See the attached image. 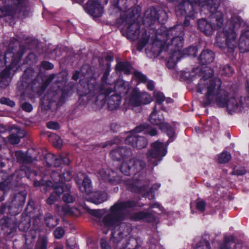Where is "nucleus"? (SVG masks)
I'll return each instance as SVG.
<instances>
[{"mask_svg":"<svg viewBox=\"0 0 249 249\" xmlns=\"http://www.w3.org/2000/svg\"><path fill=\"white\" fill-rule=\"evenodd\" d=\"M166 11L160 7H151L145 12L142 23L148 29V33L152 31L155 37L153 47L158 48L160 54L162 52H168L172 55L180 52L184 44V32L177 29L179 26L173 27L169 29L164 25L167 20Z\"/></svg>","mask_w":249,"mask_h":249,"instance_id":"obj_1","label":"nucleus"},{"mask_svg":"<svg viewBox=\"0 0 249 249\" xmlns=\"http://www.w3.org/2000/svg\"><path fill=\"white\" fill-rule=\"evenodd\" d=\"M140 206L138 200H118L110 207L109 213L103 217L101 225L107 230L103 232L107 234L109 230H111L110 241L116 249H138L141 246L138 238L132 236L120 245L123 239L130 234L133 229L131 223L123 222L126 217L125 211Z\"/></svg>","mask_w":249,"mask_h":249,"instance_id":"obj_2","label":"nucleus"},{"mask_svg":"<svg viewBox=\"0 0 249 249\" xmlns=\"http://www.w3.org/2000/svg\"><path fill=\"white\" fill-rule=\"evenodd\" d=\"M202 76L197 84V92L202 93L207 90L206 93L200 101L201 106L205 107L211 104L213 99L217 106L220 107H226L231 114L232 112L242 111L243 103L242 97L241 99L234 97L229 98V93L222 89L221 80L218 78H213V70L207 67L202 70Z\"/></svg>","mask_w":249,"mask_h":249,"instance_id":"obj_3","label":"nucleus"},{"mask_svg":"<svg viewBox=\"0 0 249 249\" xmlns=\"http://www.w3.org/2000/svg\"><path fill=\"white\" fill-rule=\"evenodd\" d=\"M86 85L87 89L80 93L81 97L86 98L88 102L93 100L95 102L103 97L102 100L104 101V103L107 102L108 110H114L119 107L122 101L121 95L114 93L109 96L111 93L114 92L111 88H107L103 84H98L95 77L90 78Z\"/></svg>","mask_w":249,"mask_h":249,"instance_id":"obj_4","label":"nucleus"},{"mask_svg":"<svg viewBox=\"0 0 249 249\" xmlns=\"http://www.w3.org/2000/svg\"><path fill=\"white\" fill-rule=\"evenodd\" d=\"M124 11L117 22L124 25L121 30L122 35L130 40H135L138 38L140 33L141 25L137 21L140 16L139 8L134 7Z\"/></svg>","mask_w":249,"mask_h":249,"instance_id":"obj_5","label":"nucleus"},{"mask_svg":"<svg viewBox=\"0 0 249 249\" xmlns=\"http://www.w3.org/2000/svg\"><path fill=\"white\" fill-rule=\"evenodd\" d=\"M51 177L53 183L49 180H45L43 178L39 180H35L34 181L35 187H40L41 190L44 192L47 191L48 187L52 186L53 191L46 199V203L50 205L54 204L60 197L59 193H56L55 192V189L58 187V182L61 180L66 181H71L72 178V173L69 168H62L60 170L53 171Z\"/></svg>","mask_w":249,"mask_h":249,"instance_id":"obj_6","label":"nucleus"},{"mask_svg":"<svg viewBox=\"0 0 249 249\" xmlns=\"http://www.w3.org/2000/svg\"><path fill=\"white\" fill-rule=\"evenodd\" d=\"M13 50V47L9 48L4 55V64L6 67L0 74V86L2 88L5 89L9 85L7 79L10 77L11 71L14 68L17 70L19 67L18 63L25 53V48L21 45L19 46V50L16 53H14Z\"/></svg>","mask_w":249,"mask_h":249,"instance_id":"obj_7","label":"nucleus"},{"mask_svg":"<svg viewBox=\"0 0 249 249\" xmlns=\"http://www.w3.org/2000/svg\"><path fill=\"white\" fill-rule=\"evenodd\" d=\"M178 8L182 15H185V19L182 25H177L174 27H178L177 31H183L184 27H188L190 24V19H194L196 15L200 10V0H181L178 5Z\"/></svg>","mask_w":249,"mask_h":249,"instance_id":"obj_8","label":"nucleus"},{"mask_svg":"<svg viewBox=\"0 0 249 249\" xmlns=\"http://www.w3.org/2000/svg\"><path fill=\"white\" fill-rule=\"evenodd\" d=\"M26 193L19 192L16 193L11 203H2L0 207V213H9L12 215H17L22 211L25 202Z\"/></svg>","mask_w":249,"mask_h":249,"instance_id":"obj_9","label":"nucleus"},{"mask_svg":"<svg viewBox=\"0 0 249 249\" xmlns=\"http://www.w3.org/2000/svg\"><path fill=\"white\" fill-rule=\"evenodd\" d=\"M242 19L240 17L237 16L231 18V28L228 30H223V35L225 40V44L229 50V52H233L237 46V35L235 30L238 29L242 24Z\"/></svg>","mask_w":249,"mask_h":249,"instance_id":"obj_10","label":"nucleus"},{"mask_svg":"<svg viewBox=\"0 0 249 249\" xmlns=\"http://www.w3.org/2000/svg\"><path fill=\"white\" fill-rule=\"evenodd\" d=\"M167 152L164 143L156 141L151 144V149L147 153V158L149 164L156 166L162 160Z\"/></svg>","mask_w":249,"mask_h":249,"instance_id":"obj_11","label":"nucleus"},{"mask_svg":"<svg viewBox=\"0 0 249 249\" xmlns=\"http://www.w3.org/2000/svg\"><path fill=\"white\" fill-rule=\"evenodd\" d=\"M26 0H7L6 3L0 7V18L4 16L14 17L26 9L25 1Z\"/></svg>","mask_w":249,"mask_h":249,"instance_id":"obj_12","label":"nucleus"},{"mask_svg":"<svg viewBox=\"0 0 249 249\" xmlns=\"http://www.w3.org/2000/svg\"><path fill=\"white\" fill-rule=\"evenodd\" d=\"M145 167V163L142 160L131 158L126 161H124L120 166V171L125 176L135 175Z\"/></svg>","mask_w":249,"mask_h":249,"instance_id":"obj_13","label":"nucleus"},{"mask_svg":"<svg viewBox=\"0 0 249 249\" xmlns=\"http://www.w3.org/2000/svg\"><path fill=\"white\" fill-rule=\"evenodd\" d=\"M35 70L32 67H27L24 71L22 77L17 84L19 90L24 89L34 91L35 85L38 82L36 78H34Z\"/></svg>","mask_w":249,"mask_h":249,"instance_id":"obj_14","label":"nucleus"},{"mask_svg":"<svg viewBox=\"0 0 249 249\" xmlns=\"http://www.w3.org/2000/svg\"><path fill=\"white\" fill-rule=\"evenodd\" d=\"M221 0H205L202 1L200 0V7L201 11L207 9L211 14H217L218 16L216 18L217 26L221 27L223 22V15L221 12H218L217 9L220 5Z\"/></svg>","mask_w":249,"mask_h":249,"instance_id":"obj_15","label":"nucleus"},{"mask_svg":"<svg viewBox=\"0 0 249 249\" xmlns=\"http://www.w3.org/2000/svg\"><path fill=\"white\" fill-rule=\"evenodd\" d=\"M80 72L81 75L85 77H87L88 78L85 80L86 82L84 85H83V80H80V87L78 89V94L79 96L80 99L82 98L80 97V93H82L86 89H87L86 84L88 81L90 79V78L94 77L93 76H92L93 73L91 66L89 64H85L82 66L80 69V72L79 71H75L72 75V79L74 81H77L79 78Z\"/></svg>","mask_w":249,"mask_h":249,"instance_id":"obj_16","label":"nucleus"},{"mask_svg":"<svg viewBox=\"0 0 249 249\" xmlns=\"http://www.w3.org/2000/svg\"><path fill=\"white\" fill-rule=\"evenodd\" d=\"M108 0H89L85 6V11L95 18L102 17L103 13V4H107Z\"/></svg>","mask_w":249,"mask_h":249,"instance_id":"obj_17","label":"nucleus"},{"mask_svg":"<svg viewBox=\"0 0 249 249\" xmlns=\"http://www.w3.org/2000/svg\"><path fill=\"white\" fill-rule=\"evenodd\" d=\"M98 177L104 182L111 185H117L122 181V177L114 171L108 168H102L97 172Z\"/></svg>","mask_w":249,"mask_h":249,"instance_id":"obj_18","label":"nucleus"},{"mask_svg":"<svg viewBox=\"0 0 249 249\" xmlns=\"http://www.w3.org/2000/svg\"><path fill=\"white\" fill-rule=\"evenodd\" d=\"M44 159L47 168L58 167L62 163L68 165L70 163V160L67 158H63L61 156H56L51 153L46 154Z\"/></svg>","mask_w":249,"mask_h":249,"instance_id":"obj_19","label":"nucleus"},{"mask_svg":"<svg viewBox=\"0 0 249 249\" xmlns=\"http://www.w3.org/2000/svg\"><path fill=\"white\" fill-rule=\"evenodd\" d=\"M65 182L66 181L63 180H60L58 183V187L55 189L56 193H59L60 196L62 195V199L66 203H72L75 200L74 196L71 195L70 192V188L66 184Z\"/></svg>","mask_w":249,"mask_h":249,"instance_id":"obj_20","label":"nucleus"},{"mask_svg":"<svg viewBox=\"0 0 249 249\" xmlns=\"http://www.w3.org/2000/svg\"><path fill=\"white\" fill-rule=\"evenodd\" d=\"M125 143L131 146L134 148L141 149L146 147L147 141L143 136H140L137 134H129L125 139Z\"/></svg>","mask_w":249,"mask_h":249,"instance_id":"obj_21","label":"nucleus"},{"mask_svg":"<svg viewBox=\"0 0 249 249\" xmlns=\"http://www.w3.org/2000/svg\"><path fill=\"white\" fill-rule=\"evenodd\" d=\"M17 218L14 219L7 216H4L0 219V227L5 234L8 235L15 232L17 228Z\"/></svg>","mask_w":249,"mask_h":249,"instance_id":"obj_22","label":"nucleus"},{"mask_svg":"<svg viewBox=\"0 0 249 249\" xmlns=\"http://www.w3.org/2000/svg\"><path fill=\"white\" fill-rule=\"evenodd\" d=\"M109 155L113 160L120 161L131 157L132 152L130 148L127 146H120L112 150Z\"/></svg>","mask_w":249,"mask_h":249,"instance_id":"obj_23","label":"nucleus"},{"mask_svg":"<svg viewBox=\"0 0 249 249\" xmlns=\"http://www.w3.org/2000/svg\"><path fill=\"white\" fill-rule=\"evenodd\" d=\"M197 23L199 30L207 36L212 35L216 29L215 24L209 22L206 18L198 19Z\"/></svg>","mask_w":249,"mask_h":249,"instance_id":"obj_24","label":"nucleus"},{"mask_svg":"<svg viewBox=\"0 0 249 249\" xmlns=\"http://www.w3.org/2000/svg\"><path fill=\"white\" fill-rule=\"evenodd\" d=\"M131 219L134 221L143 220L147 223H151L155 220V216L150 212L140 211L132 214Z\"/></svg>","mask_w":249,"mask_h":249,"instance_id":"obj_25","label":"nucleus"},{"mask_svg":"<svg viewBox=\"0 0 249 249\" xmlns=\"http://www.w3.org/2000/svg\"><path fill=\"white\" fill-rule=\"evenodd\" d=\"M149 121L153 125L158 126L159 129L160 126L165 123L163 113L160 110L157 111L156 106L154 107L153 110L149 116Z\"/></svg>","mask_w":249,"mask_h":249,"instance_id":"obj_26","label":"nucleus"},{"mask_svg":"<svg viewBox=\"0 0 249 249\" xmlns=\"http://www.w3.org/2000/svg\"><path fill=\"white\" fill-rule=\"evenodd\" d=\"M200 64L206 65L212 63L215 59V53L210 49L203 50L198 58Z\"/></svg>","mask_w":249,"mask_h":249,"instance_id":"obj_27","label":"nucleus"},{"mask_svg":"<svg viewBox=\"0 0 249 249\" xmlns=\"http://www.w3.org/2000/svg\"><path fill=\"white\" fill-rule=\"evenodd\" d=\"M240 53H245L249 51V30H247L241 34L238 44Z\"/></svg>","mask_w":249,"mask_h":249,"instance_id":"obj_28","label":"nucleus"},{"mask_svg":"<svg viewBox=\"0 0 249 249\" xmlns=\"http://www.w3.org/2000/svg\"><path fill=\"white\" fill-rule=\"evenodd\" d=\"M74 92V86L69 84L64 86L61 90V96L57 103V106H62Z\"/></svg>","mask_w":249,"mask_h":249,"instance_id":"obj_29","label":"nucleus"},{"mask_svg":"<svg viewBox=\"0 0 249 249\" xmlns=\"http://www.w3.org/2000/svg\"><path fill=\"white\" fill-rule=\"evenodd\" d=\"M107 199V194L103 191H98L93 192L89 196L87 200L95 204H99L106 201Z\"/></svg>","mask_w":249,"mask_h":249,"instance_id":"obj_30","label":"nucleus"},{"mask_svg":"<svg viewBox=\"0 0 249 249\" xmlns=\"http://www.w3.org/2000/svg\"><path fill=\"white\" fill-rule=\"evenodd\" d=\"M7 175L3 172H0V178L3 180L0 182V202L4 199L5 195L8 190L10 188L9 181L7 179Z\"/></svg>","mask_w":249,"mask_h":249,"instance_id":"obj_31","label":"nucleus"},{"mask_svg":"<svg viewBox=\"0 0 249 249\" xmlns=\"http://www.w3.org/2000/svg\"><path fill=\"white\" fill-rule=\"evenodd\" d=\"M131 68L132 66L129 61H119L115 66V71L117 72H123L125 75H129Z\"/></svg>","mask_w":249,"mask_h":249,"instance_id":"obj_32","label":"nucleus"},{"mask_svg":"<svg viewBox=\"0 0 249 249\" xmlns=\"http://www.w3.org/2000/svg\"><path fill=\"white\" fill-rule=\"evenodd\" d=\"M15 156L17 162L21 164L32 163L33 162L32 156L28 155L27 153H24L22 151H17L15 152Z\"/></svg>","mask_w":249,"mask_h":249,"instance_id":"obj_33","label":"nucleus"},{"mask_svg":"<svg viewBox=\"0 0 249 249\" xmlns=\"http://www.w3.org/2000/svg\"><path fill=\"white\" fill-rule=\"evenodd\" d=\"M78 188L81 192L86 194H90L92 189L91 179L88 176L85 177L81 185H79Z\"/></svg>","mask_w":249,"mask_h":249,"instance_id":"obj_34","label":"nucleus"},{"mask_svg":"<svg viewBox=\"0 0 249 249\" xmlns=\"http://www.w3.org/2000/svg\"><path fill=\"white\" fill-rule=\"evenodd\" d=\"M160 129L166 133L169 137V141L173 142L175 136V128L169 123L165 122L163 125L160 126Z\"/></svg>","mask_w":249,"mask_h":249,"instance_id":"obj_35","label":"nucleus"},{"mask_svg":"<svg viewBox=\"0 0 249 249\" xmlns=\"http://www.w3.org/2000/svg\"><path fill=\"white\" fill-rule=\"evenodd\" d=\"M44 221L46 227L50 229H53L58 224L59 220L56 216L48 213H45L44 217Z\"/></svg>","mask_w":249,"mask_h":249,"instance_id":"obj_36","label":"nucleus"},{"mask_svg":"<svg viewBox=\"0 0 249 249\" xmlns=\"http://www.w3.org/2000/svg\"><path fill=\"white\" fill-rule=\"evenodd\" d=\"M25 132L18 129L16 133H12L8 137V140L10 143L12 144H18L20 141V139L25 136Z\"/></svg>","mask_w":249,"mask_h":249,"instance_id":"obj_37","label":"nucleus"},{"mask_svg":"<svg viewBox=\"0 0 249 249\" xmlns=\"http://www.w3.org/2000/svg\"><path fill=\"white\" fill-rule=\"evenodd\" d=\"M21 219L20 221H17V227L19 231H27L31 226V218L29 216L21 215Z\"/></svg>","mask_w":249,"mask_h":249,"instance_id":"obj_38","label":"nucleus"},{"mask_svg":"<svg viewBox=\"0 0 249 249\" xmlns=\"http://www.w3.org/2000/svg\"><path fill=\"white\" fill-rule=\"evenodd\" d=\"M36 211L35 202L32 199H29L28 201L27 205L24 210V212L21 215L29 216L30 218L33 217V214Z\"/></svg>","mask_w":249,"mask_h":249,"instance_id":"obj_39","label":"nucleus"},{"mask_svg":"<svg viewBox=\"0 0 249 249\" xmlns=\"http://www.w3.org/2000/svg\"><path fill=\"white\" fill-rule=\"evenodd\" d=\"M126 1L127 0H110V3L114 9L119 11H123L128 9Z\"/></svg>","mask_w":249,"mask_h":249,"instance_id":"obj_40","label":"nucleus"},{"mask_svg":"<svg viewBox=\"0 0 249 249\" xmlns=\"http://www.w3.org/2000/svg\"><path fill=\"white\" fill-rule=\"evenodd\" d=\"M150 37V35L148 34L147 31L145 30L142 33V36L140 39L138 41L137 44V50L138 51H141L143 48L148 43L149 38Z\"/></svg>","mask_w":249,"mask_h":249,"instance_id":"obj_41","label":"nucleus"},{"mask_svg":"<svg viewBox=\"0 0 249 249\" xmlns=\"http://www.w3.org/2000/svg\"><path fill=\"white\" fill-rule=\"evenodd\" d=\"M234 240V237L232 235L225 237L219 249H234L235 246Z\"/></svg>","mask_w":249,"mask_h":249,"instance_id":"obj_42","label":"nucleus"},{"mask_svg":"<svg viewBox=\"0 0 249 249\" xmlns=\"http://www.w3.org/2000/svg\"><path fill=\"white\" fill-rule=\"evenodd\" d=\"M129 102L134 107H138L142 106L140 98V92L136 90L133 91L131 94Z\"/></svg>","mask_w":249,"mask_h":249,"instance_id":"obj_43","label":"nucleus"},{"mask_svg":"<svg viewBox=\"0 0 249 249\" xmlns=\"http://www.w3.org/2000/svg\"><path fill=\"white\" fill-rule=\"evenodd\" d=\"M128 189L132 193H136L138 194L145 193L146 188L145 185L139 186L137 184V182H133L130 184Z\"/></svg>","mask_w":249,"mask_h":249,"instance_id":"obj_44","label":"nucleus"},{"mask_svg":"<svg viewBox=\"0 0 249 249\" xmlns=\"http://www.w3.org/2000/svg\"><path fill=\"white\" fill-rule=\"evenodd\" d=\"M38 60L37 56L34 53H29L24 60L23 64H28L30 66L36 65Z\"/></svg>","mask_w":249,"mask_h":249,"instance_id":"obj_45","label":"nucleus"},{"mask_svg":"<svg viewBox=\"0 0 249 249\" xmlns=\"http://www.w3.org/2000/svg\"><path fill=\"white\" fill-rule=\"evenodd\" d=\"M231 154L227 151H223L218 156V162L220 164H224L228 162L231 159Z\"/></svg>","mask_w":249,"mask_h":249,"instance_id":"obj_46","label":"nucleus"},{"mask_svg":"<svg viewBox=\"0 0 249 249\" xmlns=\"http://www.w3.org/2000/svg\"><path fill=\"white\" fill-rule=\"evenodd\" d=\"M150 126V125L146 123L140 124L139 125L136 126L134 129L129 132H127L131 134H136L137 133H141L142 131L144 132L148 129Z\"/></svg>","mask_w":249,"mask_h":249,"instance_id":"obj_47","label":"nucleus"},{"mask_svg":"<svg viewBox=\"0 0 249 249\" xmlns=\"http://www.w3.org/2000/svg\"><path fill=\"white\" fill-rule=\"evenodd\" d=\"M48 240L46 237H42L37 241L35 249H47Z\"/></svg>","mask_w":249,"mask_h":249,"instance_id":"obj_48","label":"nucleus"},{"mask_svg":"<svg viewBox=\"0 0 249 249\" xmlns=\"http://www.w3.org/2000/svg\"><path fill=\"white\" fill-rule=\"evenodd\" d=\"M194 249H211L209 242L205 239L201 240Z\"/></svg>","mask_w":249,"mask_h":249,"instance_id":"obj_49","label":"nucleus"},{"mask_svg":"<svg viewBox=\"0 0 249 249\" xmlns=\"http://www.w3.org/2000/svg\"><path fill=\"white\" fill-rule=\"evenodd\" d=\"M247 171L244 167H234L231 173V175H235L237 176H243L246 174Z\"/></svg>","mask_w":249,"mask_h":249,"instance_id":"obj_50","label":"nucleus"},{"mask_svg":"<svg viewBox=\"0 0 249 249\" xmlns=\"http://www.w3.org/2000/svg\"><path fill=\"white\" fill-rule=\"evenodd\" d=\"M134 75L139 83H145L147 82V76L142 72L137 71L134 72Z\"/></svg>","mask_w":249,"mask_h":249,"instance_id":"obj_51","label":"nucleus"},{"mask_svg":"<svg viewBox=\"0 0 249 249\" xmlns=\"http://www.w3.org/2000/svg\"><path fill=\"white\" fill-rule=\"evenodd\" d=\"M140 98L142 105L148 104L152 101L150 95L145 92H140Z\"/></svg>","mask_w":249,"mask_h":249,"instance_id":"obj_52","label":"nucleus"},{"mask_svg":"<svg viewBox=\"0 0 249 249\" xmlns=\"http://www.w3.org/2000/svg\"><path fill=\"white\" fill-rule=\"evenodd\" d=\"M234 73V69L230 65L227 64L222 68V75L230 77Z\"/></svg>","mask_w":249,"mask_h":249,"instance_id":"obj_53","label":"nucleus"},{"mask_svg":"<svg viewBox=\"0 0 249 249\" xmlns=\"http://www.w3.org/2000/svg\"><path fill=\"white\" fill-rule=\"evenodd\" d=\"M206 202L202 199L198 198L196 202V209L200 213H203L205 211Z\"/></svg>","mask_w":249,"mask_h":249,"instance_id":"obj_54","label":"nucleus"},{"mask_svg":"<svg viewBox=\"0 0 249 249\" xmlns=\"http://www.w3.org/2000/svg\"><path fill=\"white\" fill-rule=\"evenodd\" d=\"M61 211L65 216L72 215L73 214V211L72 208L67 204L62 206Z\"/></svg>","mask_w":249,"mask_h":249,"instance_id":"obj_55","label":"nucleus"},{"mask_svg":"<svg viewBox=\"0 0 249 249\" xmlns=\"http://www.w3.org/2000/svg\"><path fill=\"white\" fill-rule=\"evenodd\" d=\"M65 234L64 229L62 227H57L53 231V234L55 238L60 239L62 238Z\"/></svg>","mask_w":249,"mask_h":249,"instance_id":"obj_56","label":"nucleus"},{"mask_svg":"<svg viewBox=\"0 0 249 249\" xmlns=\"http://www.w3.org/2000/svg\"><path fill=\"white\" fill-rule=\"evenodd\" d=\"M154 97L156 100V105L155 106L156 107V105H161L165 100V96L163 93L161 92L157 93Z\"/></svg>","mask_w":249,"mask_h":249,"instance_id":"obj_57","label":"nucleus"},{"mask_svg":"<svg viewBox=\"0 0 249 249\" xmlns=\"http://www.w3.org/2000/svg\"><path fill=\"white\" fill-rule=\"evenodd\" d=\"M197 53V48L196 46H190L184 50V53L188 55L196 56Z\"/></svg>","mask_w":249,"mask_h":249,"instance_id":"obj_58","label":"nucleus"},{"mask_svg":"<svg viewBox=\"0 0 249 249\" xmlns=\"http://www.w3.org/2000/svg\"><path fill=\"white\" fill-rule=\"evenodd\" d=\"M160 183H156L153 184L150 187V189L145 192V196H148L150 194H152L153 196H154L155 192L156 190H158L159 188L160 187Z\"/></svg>","mask_w":249,"mask_h":249,"instance_id":"obj_59","label":"nucleus"},{"mask_svg":"<svg viewBox=\"0 0 249 249\" xmlns=\"http://www.w3.org/2000/svg\"><path fill=\"white\" fill-rule=\"evenodd\" d=\"M0 103L10 107H14L15 106V102L10 100L9 98L2 97L0 99Z\"/></svg>","mask_w":249,"mask_h":249,"instance_id":"obj_60","label":"nucleus"},{"mask_svg":"<svg viewBox=\"0 0 249 249\" xmlns=\"http://www.w3.org/2000/svg\"><path fill=\"white\" fill-rule=\"evenodd\" d=\"M40 67L45 70H50L53 68L54 65L53 63L48 61H42Z\"/></svg>","mask_w":249,"mask_h":249,"instance_id":"obj_61","label":"nucleus"},{"mask_svg":"<svg viewBox=\"0 0 249 249\" xmlns=\"http://www.w3.org/2000/svg\"><path fill=\"white\" fill-rule=\"evenodd\" d=\"M89 213L90 215L99 218H101L103 214L102 211L100 209H89Z\"/></svg>","mask_w":249,"mask_h":249,"instance_id":"obj_62","label":"nucleus"},{"mask_svg":"<svg viewBox=\"0 0 249 249\" xmlns=\"http://www.w3.org/2000/svg\"><path fill=\"white\" fill-rule=\"evenodd\" d=\"M21 107L23 110L27 112H31L33 109L32 105L27 102H24Z\"/></svg>","mask_w":249,"mask_h":249,"instance_id":"obj_63","label":"nucleus"},{"mask_svg":"<svg viewBox=\"0 0 249 249\" xmlns=\"http://www.w3.org/2000/svg\"><path fill=\"white\" fill-rule=\"evenodd\" d=\"M100 242L102 249H112L109 243L105 238H101Z\"/></svg>","mask_w":249,"mask_h":249,"instance_id":"obj_64","label":"nucleus"}]
</instances>
